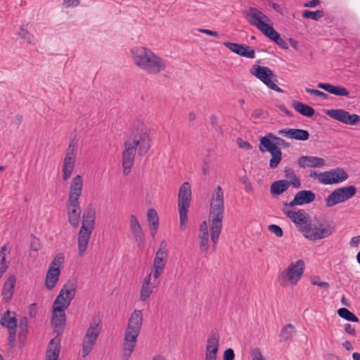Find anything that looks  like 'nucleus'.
Wrapping results in <instances>:
<instances>
[{
  "label": "nucleus",
  "instance_id": "f257e3e1",
  "mask_svg": "<svg viewBox=\"0 0 360 360\" xmlns=\"http://www.w3.org/2000/svg\"><path fill=\"white\" fill-rule=\"evenodd\" d=\"M150 142L151 139L145 129L144 124L140 120L135 121L131 128L129 136L124 144L122 166L124 175H127L131 171L137 148L139 147V155L143 156L150 148Z\"/></svg>",
  "mask_w": 360,
  "mask_h": 360
},
{
  "label": "nucleus",
  "instance_id": "f03ea898",
  "mask_svg": "<svg viewBox=\"0 0 360 360\" xmlns=\"http://www.w3.org/2000/svg\"><path fill=\"white\" fill-rule=\"evenodd\" d=\"M224 212V192L221 186H218L212 194L210 208L211 240L213 243V250H215L216 244L221 231Z\"/></svg>",
  "mask_w": 360,
  "mask_h": 360
},
{
  "label": "nucleus",
  "instance_id": "7ed1b4c3",
  "mask_svg": "<svg viewBox=\"0 0 360 360\" xmlns=\"http://www.w3.org/2000/svg\"><path fill=\"white\" fill-rule=\"evenodd\" d=\"M134 63L148 74L156 75L165 70L166 62L150 49L134 47L131 49Z\"/></svg>",
  "mask_w": 360,
  "mask_h": 360
},
{
  "label": "nucleus",
  "instance_id": "20e7f679",
  "mask_svg": "<svg viewBox=\"0 0 360 360\" xmlns=\"http://www.w3.org/2000/svg\"><path fill=\"white\" fill-rule=\"evenodd\" d=\"M96 210L89 204L82 214V226L78 233V253L83 256L86 250L91 235L95 228Z\"/></svg>",
  "mask_w": 360,
  "mask_h": 360
},
{
  "label": "nucleus",
  "instance_id": "39448f33",
  "mask_svg": "<svg viewBox=\"0 0 360 360\" xmlns=\"http://www.w3.org/2000/svg\"><path fill=\"white\" fill-rule=\"evenodd\" d=\"M77 286V282L75 279H70L63 285L53 302L52 310L53 314L65 313L64 311L70 306L75 296Z\"/></svg>",
  "mask_w": 360,
  "mask_h": 360
},
{
  "label": "nucleus",
  "instance_id": "423d86ee",
  "mask_svg": "<svg viewBox=\"0 0 360 360\" xmlns=\"http://www.w3.org/2000/svg\"><path fill=\"white\" fill-rule=\"evenodd\" d=\"M277 138L278 136L273 133H268L266 136L259 139V150L262 153L268 151L271 155L269 161V167L271 169L276 168L282 160L281 150L279 146L274 143Z\"/></svg>",
  "mask_w": 360,
  "mask_h": 360
},
{
  "label": "nucleus",
  "instance_id": "0eeeda50",
  "mask_svg": "<svg viewBox=\"0 0 360 360\" xmlns=\"http://www.w3.org/2000/svg\"><path fill=\"white\" fill-rule=\"evenodd\" d=\"M191 201V190L188 182H184L179 188L178 195V209L179 212L180 227L185 229L188 220V210Z\"/></svg>",
  "mask_w": 360,
  "mask_h": 360
},
{
  "label": "nucleus",
  "instance_id": "6e6552de",
  "mask_svg": "<svg viewBox=\"0 0 360 360\" xmlns=\"http://www.w3.org/2000/svg\"><path fill=\"white\" fill-rule=\"evenodd\" d=\"M335 229V226L333 222H327L326 224H319L314 228L311 224H308L302 227V233L306 238L316 240L330 236Z\"/></svg>",
  "mask_w": 360,
  "mask_h": 360
},
{
  "label": "nucleus",
  "instance_id": "1a4fd4ad",
  "mask_svg": "<svg viewBox=\"0 0 360 360\" xmlns=\"http://www.w3.org/2000/svg\"><path fill=\"white\" fill-rule=\"evenodd\" d=\"M243 14L250 25L255 26L263 34L271 27L269 25L271 20L267 15L255 7H249L243 11Z\"/></svg>",
  "mask_w": 360,
  "mask_h": 360
},
{
  "label": "nucleus",
  "instance_id": "9d476101",
  "mask_svg": "<svg viewBox=\"0 0 360 360\" xmlns=\"http://www.w3.org/2000/svg\"><path fill=\"white\" fill-rule=\"evenodd\" d=\"M250 73L262 81L270 89L276 92H283L275 83V82H277L276 75L268 67L254 65L250 70Z\"/></svg>",
  "mask_w": 360,
  "mask_h": 360
},
{
  "label": "nucleus",
  "instance_id": "9b49d317",
  "mask_svg": "<svg viewBox=\"0 0 360 360\" xmlns=\"http://www.w3.org/2000/svg\"><path fill=\"white\" fill-rule=\"evenodd\" d=\"M304 269V262L299 259L295 263H291L288 267L281 273L280 276L281 284L283 286L289 281L292 285H295L300 280Z\"/></svg>",
  "mask_w": 360,
  "mask_h": 360
},
{
  "label": "nucleus",
  "instance_id": "f8f14e48",
  "mask_svg": "<svg viewBox=\"0 0 360 360\" xmlns=\"http://www.w3.org/2000/svg\"><path fill=\"white\" fill-rule=\"evenodd\" d=\"M101 321L95 317L92 319V323L87 329L82 345V356L86 357L91 351L97 338L101 333Z\"/></svg>",
  "mask_w": 360,
  "mask_h": 360
},
{
  "label": "nucleus",
  "instance_id": "ddd939ff",
  "mask_svg": "<svg viewBox=\"0 0 360 360\" xmlns=\"http://www.w3.org/2000/svg\"><path fill=\"white\" fill-rule=\"evenodd\" d=\"M326 113L331 118L346 124L355 125L360 122V115H351L348 111L342 109L328 110Z\"/></svg>",
  "mask_w": 360,
  "mask_h": 360
},
{
  "label": "nucleus",
  "instance_id": "4468645a",
  "mask_svg": "<svg viewBox=\"0 0 360 360\" xmlns=\"http://www.w3.org/2000/svg\"><path fill=\"white\" fill-rule=\"evenodd\" d=\"M143 322V314L141 310H135L131 314L129 321L127 327L126 329V334L131 335V339L134 340L135 335L138 336Z\"/></svg>",
  "mask_w": 360,
  "mask_h": 360
},
{
  "label": "nucleus",
  "instance_id": "2eb2a0df",
  "mask_svg": "<svg viewBox=\"0 0 360 360\" xmlns=\"http://www.w3.org/2000/svg\"><path fill=\"white\" fill-rule=\"evenodd\" d=\"M316 198V195L310 190H302L298 191L294 199L290 202H285V207H292L295 205H302L312 202Z\"/></svg>",
  "mask_w": 360,
  "mask_h": 360
},
{
  "label": "nucleus",
  "instance_id": "dca6fc26",
  "mask_svg": "<svg viewBox=\"0 0 360 360\" xmlns=\"http://www.w3.org/2000/svg\"><path fill=\"white\" fill-rule=\"evenodd\" d=\"M224 45L234 53L247 58H254L255 52L250 46L242 44L229 41L224 42Z\"/></svg>",
  "mask_w": 360,
  "mask_h": 360
},
{
  "label": "nucleus",
  "instance_id": "f3484780",
  "mask_svg": "<svg viewBox=\"0 0 360 360\" xmlns=\"http://www.w3.org/2000/svg\"><path fill=\"white\" fill-rule=\"evenodd\" d=\"M83 187V179L82 176L77 175L71 182L69 191L68 200L67 202H79V198L82 195Z\"/></svg>",
  "mask_w": 360,
  "mask_h": 360
},
{
  "label": "nucleus",
  "instance_id": "a211bd4d",
  "mask_svg": "<svg viewBox=\"0 0 360 360\" xmlns=\"http://www.w3.org/2000/svg\"><path fill=\"white\" fill-rule=\"evenodd\" d=\"M283 212L285 216L289 218L294 224L299 226V229L302 232V227L308 224L307 218L309 215L304 210H299L297 212H292L291 210L283 209Z\"/></svg>",
  "mask_w": 360,
  "mask_h": 360
},
{
  "label": "nucleus",
  "instance_id": "6ab92c4d",
  "mask_svg": "<svg viewBox=\"0 0 360 360\" xmlns=\"http://www.w3.org/2000/svg\"><path fill=\"white\" fill-rule=\"evenodd\" d=\"M130 229L138 246L142 247L145 242L144 233L136 217L134 214L130 217Z\"/></svg>",
  "mask_w": 360,
  "mask_h": 360
},
{
  "label": "nucleus",
  "instance_id": "aec40b11",
  "mask_svg": "<svg viewBox=\"0 0 360 360\" xmlns=\"http://www.w3.org/2000/svg\"><path fill=\"white\" fill-rule=\"evenodd\" d=\"M66 207L68 210V221L73 227H77L79 224L82 210L79 202H67Z\"/></svg>",
  "mask_w": 360,
  "mask_h": 360
},
{
  "label": "nucleus",
  "instance_id": "412c9836",
  "mask_svg": "<svg viewBox=\"0 0 360 360\" xmlns=\"http://www.w3.org/2000/svg\"><path fill=\"white\" fill-rule=\"evenodd\" d=\"M278 134L298 141H307L309 137L308 131L302 129H283L279 130Z\"/></svg>",
  "mask_w": 360,
  "mask_h": 360
},
{
  "label": "nucleus",
  "instance_id": "4be33fe9",
  "mask_svg": "<svg viewBox=\"0 0 360 360\" xmlns=\"http://www.w3.org/2000/svg\"><path fill=\"white\" fill-rule=\"evenodd\" d=\"M297 165L300 168L321 167L325 165V160L321 158L304 155L297 159Z\"/></svg>",
  "mask_w": 360,
  "mask_h": 360
},
{
  "label": "nucleus",
  "instance_id": "5701e85b",
  "mask_svg": "<svg viewBox=\"0 0 360 360\" xmlns=\"http://www.w3.org/2000/svg\"><path fill=\"white\" fill-rule=\"evenodd\" d=\"M317 86L331 94L339 96H349V91L341 86H335L329 83H319Z\"/></svg>",
  "mask_w": 360,
  "mask_h": 360
},
{
  "label": "nucleus",
  "instance_id": "b1692460",
  "mask_svg": "<svg viewBox=\"0 0 360 360\" xmlns=\"http://www.w3.org/2000/svg\"><path fill=\"white\" fill-rule=\"evenodd\" d=\"M60 269L58 267L50 266L46 276V287L48 290H52L58 281L60 276Z\"/></svg>",
  "mask_w": 360,
  "mask_h": 360
},
{
  "label": "nucleus",
  "instance_id": "393cba45",
  "mask_svg": "<svg viewBox=\"0 0 360 360\" xmlns=\"http://www.w3.org/2000/svg\"><path fill=\"white\" fill-rule=\"evenodd\" d=\"M15 283V276H11L4 284V287L2 289V296L3 299L6 302H10L11 300L12 299Z\"/></svg>",
  "mask_w": 360,
  "mask_h": 360
},
{
  "label": "nucleus",
  "instance_id": "a878e982",
  "mask_svg": "<svg viewBox=\"0 0 360 360\" xmlns=\"http://www.w3.org/2000/svg\"><path fill=\"white\" fill-rule=\"evenodd\" d=\"M147 219L149 223V228L151 231V235L153 237H154L157 233L159 226V217L155 209L150 208L148 210L147 213Z\"/></svg>",
  "mask_w": 360,
  "mask_h": 360
},
{
  "label": "nucleus",
  "instance_id": "bb28decb",
  "mask_svg": "<svg viewBox=\"0 0 360 360\" xmlns=\"http://www.w3.org/2000/svg\"><path fill=\"white\" fill-rule=\"evenodd\" d=\"M219 333L217 329L212 330L211 332V335L207 339L206 351L213 352L215 351V353H217L219 349Z\"/></svg>",
  "mask_w": 360,
  "mask_h": 360
},
{
  "label": "nucleus",
  "instance_id": "cd10ccee",
  "mask_svg": "<svg viewBox=\"0 0 360 360\" xmlns=\"http://www.w3.org/2000/svg\"><path fill=\"white\" fill-rule=\"evenodd\" d=\"M290 186L288 180L281 179L273 182L270 186V193L273 195H279L286 191Z\"/></svg>",
  "mask_w": 360,
  "mask_h": 360
},
{
  "label": "nucleus",
  "instance_id": "c85d7f7f",
  "mask_svg": "<svg viewBox=\"0 0 360 360\" xmlns=\"http://www.w3.org/2000/svg\"><path fill=\"white\" fill-rule=\"evenodd\" d=\"M264 34L282 49H288L286 41L281 37L280 34L272 26Z\"/></svg>",
  "mask_w": 360,
  "mask_h": 360
},
{
  "label": "nucleus",
  "instance_id": "c756f323",
  "mask_svg": "<svg viewBox=\"0 0 360 360\" xmlns=\"http://www.w3.org/2000/svg\"><path fill=\"white\" fill-rule=\"evenodd\" d=\"M292 106L296 111L303 116L311 117L315 114V110L312 107L300 101H294L292 103Z\"/></svg>",
  "mask_w": 360,
  "mask_h": 360
},
{
  "label": "nucleus",
  "instance_id": "7c9ffc66",
  "mask_svg": "<svg viewBox=\"0 0 360 360\" xmlns=\"http://www.w3.org/2000/svg\"><path fill=\"white\" fill-rule=\"evenodd\" d=\"M0 324L8 328V330H14L17 328V319L13 313V316H11V311L7 310L1 316Z\"/></svg>",
  "mask_w": 360,
  "mask_h": 360
},
{
  "label": "nucleus",
  "instance_id": "2f4dec72",
  "mask_svg": "<svg viewBox=\"0 0 360 360\" xmlns=\"http://www.w3.org/2000/svg\"><path fill=\"white\" fill-rule=\"evenodd\" d=\"M60 353V342L55 343V340H51L46 352V360H58Z\"/></svg>",
  "mask_w": 360,
  "mask_h": 360
},
{
  "label": "nucleus",
  "instance_id": "473e14b6",
  "mask_svg": "<svg viewBox=\"0 0 360 360\" xmlns=\"http://www.w3.org/2000/svg\"><path fill=\"white\" fill-rule=\"evenodd\" d=\"M75 158L65 157L63 164V179L67 181L70 177L75 165Z\"/></svg>",
  "mask_w": 360,
  "mask_h": 360
},
{
  "label": "nucleus",
  "instance_id": "72a5a7b5",
  "mask_svg": "<svg viewBox=\"0 0 360 360\" xmlns=\"http://www.w3.org/2000/svg\"><path fill=\"white\" fill-rule=\"evenodd\" d=\"M330 172L332 173L331 178L333 180V184H338L340 182H342L347 180L349 177L347 172L341 167H336L330 170Z\"/></svg>",
  "mask_w": 360,
  "mask_h": 360
},
{
  "label": "nucleus",
  "instance_id": "f704fd0d",
  "mask_svg": "<svg viewBox=\"0 0 360 360\" xmlns=\"http://www.w3.org/2000/svg\"><path fill=\"white\" fill-rule=\"evenodd\" d=\"M296 333L295 328L291 323L285 325L281 330L279 334V341L285 342L290 340Z\"/></svg>",
  "mask_w": 360,
  "mask_h": 360
},
{
  "label": "nucleus",
  "instance_id": "c9c22d12",
  "mask_svg": "<svg viewBox=\"0 0 360 360\" xmlns=\"http://www.w3.org/2000/svg\"><path fill=\"white\" fill-rule=\"evenodd\" d=\"M326 206L327 207H331L334 205L342 202L343 200L341 197L340 192L338 188H335L332 193L325 199Z\"/></svg>",
  "mask_w": 360,
  "mask_h": 360
},
{
  "label": "nucleus",
  "instance_id": "e433bc0d",
  "mask_svg": "<svg viewBox=\"0 0 360 360\" xmlns=\"http://www.w3.org/2000/svg\"><path fill=\"white\" fill-rule=\"evenodd\" d=\"M18 339L20 342H24L28 333V319L26 316L22 317L19 323Z\"/></svg>",
  "mask_w": 360,
  "mask_h": 360
},
{
  "label": "nucleus",
  "instance_id": "4c0bfd02",
  "mask_svg": "<svg viewBox=\"0 0 360 360\" xmlns=\"http://www.w3.org/2000/svg\"><path fill=\"white\" fill-rule=\"evenodd\" d=\"M340 192L342 199L344 201L352 198L356 193V188L354 186H347L345 187L338 188Z\"/></svg>",
  "mask_w": 360,
  "mask_h": 360
},
{
  "label": "nucleus",
  "instance_id": "58836bf2",
  "mask_svg": "<svg viewBox=\"0 0 360 360\" xmlns=\"http://www.w3.org/2000/svg\"><path fill=\"white\" fill-rule=\"evenodd\" d=\"M158 285V283L155 281H153L151 283V286L148 285H142L140 292V300L143 302L146 301L153 292V290L156 288Z\"/></svg>",
  "mask_w": 360,
  "mask_h": 360
},
{
  "label": "nucleus",
  "instance_id": "ea45409f",
  "mask_svg": "<svg viewBox=\"0 0 360 360\" xmlns=\"http://www.w3.org/2000/svg\"><path fill=\"white\" fill-rule=\"evenodd\" d=\"M338 314L341 318L352 322H359L358 317L347 308L342 307L338 309Z\"/></svg>",
  "mask_w": 360,
  "mask_h": 360
},
{
  "label": "nucleus",
  "instance_id": "a19ab883",
  "mask_svg": "<svg viewBox=\"0 0 360 360\" xmlns=\"http://www.w3.org/2000/svg\"><path fill=\"white\" fill-rule=\"evenodd\" d=\"M66 318L65 313H56L52 314L51 324L53 327L58 328L65 325Z\"/></svg>",
  "mask_w": 360,
  "mask_h": 360
},
{
  "label": "nucleus",
  "instance_id": "79ce46f5",
  "mask_svg": "<svg viewBox=\"0 0 360 360\" xmlns=\"http://www.w3.org/2000/svg\"><path fill=\"white\" fill-rule=\"evenodd\" d=\"M200 250L206 255L209 248V233H198Z\"/></svg>",
  "mask_w": 360,
  "mask_h": 360
},
{
  "label": "nucleus",
  "instance_id": "37998d69",
  "mask_svg": "<svg viewBox=\"0 0 360 360\" xmlns=\"http://www.w3.org/2000/svg\"><path fill=\"white\" fill-rule=\"evenodd\" d=\"M131 335H129V334L125 333L124 339V343L122 345V350H129L131 352L134 351L135 346H136L138 336L135 335L134 340H131L130 338Z\"/></svg>",
  "mask_w": 360,
  "mask_h": 360
},
{
  "label": "nucleus",
  "instance_id": "c03bdc74",
  "mask_svg": "<svg viewBox=\"0 0 360 360\" xmlns=\"http://www.w3.org/2000/svg\"><path fill=\"white\" fill-rule=\"evenodd\" d=\"M303 18L306 19H312L314 20H319L320 18L324 16V12L321 10H316L315 11H311L309 10H304L302 12Z\"/></svg>",
  "mask_w": 360,
  "mask_h": 360
},
{
  "label": "nucleus",
  "instance_id": "a18cd8bd",
  "mask_svg": "<svg viewBox=\"0 0 360 360\" xmlns=\"http://www.w3.org/2000/svg\"><path fill=\"white\" fill-rule=\"evenodd\" d=\"M6 250V246L4 245L1 248V250L0 251V278L8 269V266L6 264V254L4 252Z\"/></svg>",
  "mask_w": 360,
  "mask_h": 360
},
{
  "label": "nucleus",
  "instance_id": "49530a36",
  "mask_svg": "<svg viewBox=\"0 0 360 360\" xmlns=\"http://www.w3.org/2000/svg\"><path fill=\"white\" fill-rule=\"evenodd\" d=\"M331 176L330 170L319 173V182L325 185L333 184L334 181L332 180Z\"/></svg>",
  "mask_w": 360,
  "mask_h": 360
},
{
  "label": "nucleus",
  "instance_id": "de8ad7c7",
  "mask_svg": "<svg viewBox=\"0 0 360 360\" xmlns=\"http://www.w3.org/2000/svg\"><path fill=\"white\" fill-rule=\"evenodd\" d=\"M155 255H158L160 257H167L168 250H167V244L165 240H162L160 245V248L155 253Z\"/></svg>",
  "mask_w": 360,
  "mask_h": 360
},
{
  "label": "nucleus",
  "instance_id": "09e8293b",
  "mask_svg": "<svg viewBox=\"0 0 360 360\" xmlns=\"http://www.w3.org/2000/svg\"><path fill=\"white\" fill-rule=\"evenodd\" d=\"M164 258L165 257L155 255L154 259L153 268L163 270L165 266V261L164 260Z\"/></svg>",
  "mask_w": 360,
  "mask_h": 360
},
{
  "label": "nucleus",
  "instance_id": "8fccbe9b",
  "mask_svg": "<svg viewBox=\"0 0 360 360\" xmlns=\"http://www.w3.org/2000/svg\"><path fill=\"white\" fill-rule=\"evenodd\" d=\"M64 255L63 253H58L51 262V266L59 268V266L64 262Z\"/></svg>",
  "mask_w": 360,
  "mask_h": 360
},
{
  "label": "nucleus",
  "instance_id": "3c124183",
  "mask_svg": "<svg viewBox=\"0 0 360 360\" xmlns=\"http://www.w3.org/2000/svg\"><path fill=\"white\" fill-rule=\"evenodd\" d=\"M269 231L274 233L277 237H282L283 232V229L276 224H271L268 226Z\"/></svg>",
  "mask_w": 360,
  "mask_h": 360
},
{
  "label": "nucleus",
  "instance_id": "603ef678",
  "mask_svg": "<svg viewBox=\"0 0 360 360\" xmlns=\"http://www.w3.org/2000/svg\"><path fill=\"white\" fill-rule=\"evenodd\" d=\"M305 91L309 93V94H311L314 96H319V97H321L323 99H327L328 96V94H326V93H323L322 91H320L319 90H316V89H309V88H306L305 89Z\"/></svg>",
  "mask_w": 360,
  "mask_h": 360
},
{
  "label": "nucleus",
  "instance_id": "864d4df0",
  "mask_svg": "<svg viewBox=\"0 0 360 360\" xmlns=\"http://www.w3.org/2000/svg\"><path fill=\"white\" fill-rule=\"evenodd\" d=\"M210 124L212 126V127L215 129V131L219 132V133H222V129L221 127L218 124V122H217V117L214 115H212L210 117Z\"/></svg>",
  "mask_w": 360,
  "mask_h": 360
},
{
  "label": "nucleus",
  "instance_id": "5fc2aeb1",
  "mask_svg": "<svg viewBox=\"0 0 360 360\" xmlns=\"http://www.w3.org/2000/svg\"><path fill=\"white\" fill-rule=\"evenodd\" d=\"M235 358L234 351L231 348H228L224 352V360H233Z\"/></svg>",
  "mask_w": 360,
  "mask_h": 360
},
{
  "label": "nucleus",
  "instance_id": "6e6d98bb",
  "mask_svg": "<svg viewBox=\"0 0 360 360\" xmlns=\"http://www.w3.org/2000/svg\"><path fill=\"white\" fill-rule=\"evenodd\" d=\"M30 248L34 251H38L41 248L39 240L35 237H33L30 242Z\"/></svg>",
  "mask_w": 360,
  "mask_h": 360
},
{
  "label": "nucleus",
  "instance_id": "4d7b16f0",
  "mask_svg": "<svg viewBox=\"0 0 360 360\" xmlns=\"http://www.w3.org/2000/svg\"><path fill=\"white\" fill-rule=\"evenodd\" d=\"M20 35L21 37L27 41V43H31L32 36L28 33L27 31L25 30L24 26L20 28Z\"/></svg>",
  "mask_w": 360,
  "mask_h": 360
},
{
  "label": "nucleus",
  "instance_id": "13d9d810",
  "mask_svg": "<svg viewBox=\"0 0 360 360\" xmlns=\"http://www.w3.org/2000/svg\"><path fill=\"white\" fill-rule=\"evenodd\" d=\"M252 360H266L259 349H255L252 352Z\"/></svg>",
  "mask_w": 360,
  "mask_h": 360
},
{
  "label": "nucleus",
  "instance_id": "bf43d9fd",
  "mask_svg": "<svg viewBox=\"0 0 360 360\" xmlns=\"http://www.w3.org/2000/svg\"><path fill=\"white\" fill-rule=\"evenodd\" d=\"M288 181L290 183V186L291 185L294 188H299L301 187V181L297 176L290 179Z\"/></svg>",
  "mask_w": 360,
  "mask_h": 360
},
{
  "label": "nucleus",
  "instance_id": "052dcab7",
  "mask_svg": "<svg viewBox=\"0 0 360 360\" xmlns=\"http://www.w3.org/2000/svg\"><path fill=\"white\" fill-rule=\"evenodd\" d=\"M284 174H285V177H286L288 179L295 177V176H296L295 171L292 168L287 167H285Z\"/></svg>",
  "mask_w": 360,
  "mask_h": 360
},
{
  "label": "nucleus",
  "instance_id": "680f3d73",
  "mask_svg": "<svg viewBox=\"0 0 360 360\" xmlns=\"http://www.w3.org/2000/svg\"><path fill=\"white\" fill-rule=\"evenodd\" d=\"M8 342L11 347H13L15 342L16 329L8 330Z\"/></svg>",
  "mask_w": 360,
  "mask_h": 360
},
{
  "label": "nucleus",
  "instance_id": "e2e57ef3",
  "mask_svg": "<svg viewBox=\"0 0 360 360\" xmlns=\"http://www.w3.org/2000/svg\"><path fill=\"white\" fill-rule=\"evenodd\" d=\"M79 4V0H63V6L66 8L77 6Z\"/></svg>",
  "mask_w": 360,
  "mask_h": 360
},
{
  "label": "nucleus",
  "instance_id": "0e129e2a",
  "mask_svg": "<svg viewBox=\"0 0 360 360\" xmlns=\"http://www.w3.org/2000/svg\"><path fill=\"white\" fill-rule=\"evenodd\" d=\"M240 181L245 186L246 191L252 190L251 183L249 181L247 176H244L241 177Z\"/></svg>",
  "mask_w": 360,
  "mask_h": 360
},
{
  "label": "nucleus",
  "instance_id": "69168bd1",
  "mask_svg": "<svg viewBox=\"0 0 360 360\" xmlns=\"http://www.w3.org/2000/svg\"><path fill=\"white\" fill-rule=\"evenodd\" d=\"M238 143L239 146L242 148H245L246 150H250L252 148V146H251V144L250 143H248V141H244L240 138L238 139Z\"/></svg>",
  "mask_w": 360,
  "mask_h": 360
},
{
  "label": "nucleus",
  "instance_id": "338daca9",
  "mask_svg": "<svg viewBox=\"0 0 360 360\" xmlns=\"http://www.w3.org/2000/svg\"><path fill=\"white\" fill-rule=\"evenodd\" d=\"M274 143H276V146H281L283 148H289L290 144L287 142L286 141H285L284 139L280 138V137H278L277 139H276V142H274Z\"/></svg>",
  "mask_w": 360,
  "mask_h": 360
},
{
  "label": "nucleus",
  "instance_id": "774afa93",
  "mask_svg": "<svg viewBox=\"0 0 360 360\" xmlns=\"http://www.w3.org/2000/svg\"><path fill=\"white\" fill-rule=\"evenodd\" d=\"M345 331L352 336L356 335L355 328L352 327L349 323H346L345 325Z\"/></svg>",
  "mask_w": 360,
  "mask_h": 360
}]
</instances>
